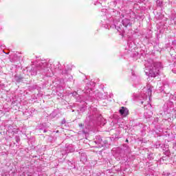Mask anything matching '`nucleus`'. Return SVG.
I'll list each match as a JSON object with an SVG mask.
<instances>
[{
	"mask_svg": "<svg viewBox=\"0 0 176 176\" xmlns=\"http://www.w3.org/2000/svg\"><path fill=\"white\" fill-rule=\"evenodd\" d=\"M146 68L149 71V76L151 78H155L157 75H159V71H160V68H162V65L159 62L154 63L151 61V64L146 63Z\"/></svg>",
	"mask_w": 176,
	"mask_h": 176,
	"instance_id": "obj_1",
	"label": "nucleus"
},
{
	"mask_svg": "<svg viewBox=\"0 0 176 176\" xmlns=\"http://www.w3.org/2000/svg\"><path fill=\"white\" fill-rule=\"evenodd\" d=\"M119 112L122 116L126 117L127 115H129V109L124 107H122L119 110Z\"/></svg>",
	"mask_w": 176,
	"mask_h": 176,
	"instance_id": "obj_2",
	"label": "nucleus"
},
{
	"mask_svg": "<svg viewBox=\"0 0 176 176\" xmlns=\"http://www.w3.org/2000/svg\"><path fill=\"white\" fill-rule=\"evenodd\" d=\"M122 24L124 27H127L130 24V20L124 19L122 20Z\"/></svg>",
	"mask_w": 176,
	"mask_h": 176,
	"instance_id": "obj_3",
	"label": "nucleus"
},
{
	"mask_svg": "<svg viewBox=\"0 0 176 176\" xmlns=\"http://www.w3.org/2000/svg\"><path fill=\"white\" fill-rule=\"evenodd\" d=\"M15 140L16 142H20V137L16 136Z\"/></svg>",
	"mask_w": 176,
	"mask_h": 176,
	"instance_id": "obj_4",
	"label": "nucleus"
},
{
	"mask_svg": "<svg viewBox=\"0 0 176 176\" xmlns=\"http://www.w3.org/2000/svg\"><path fill=\"white\" fill-rule=\"evenodd\" d=\"M80 127H83V124H79Z\"/></svg>",
	"mask_w": 176,
	"mask_h": 176,
	"instance_id": "obj_5",
	"label": "nucleus"
},
{
	"mask_svg": "<svg viewBox=\"0 0 176 176\" xmlns=\"http://www.w3.org/2000/svg\"><path fill=\"white\" fill-rule=\"evenodd\" d=\"M126 142H129V140L126 139Z\"/></svg>",
	"mask_w": 176,
	"mask_h": 176,
	"instance_id": "obj_6",
	"label": "nucleus"
},
{
	"mask_svg": "<svg viewBox=\"0 0 176 176\" xmlns=\"http://www.w3.org/2000/svg\"><path fill=\"white\" fill-rule=\"evenodd\" d=\"M69 69H70V70H71V69H72L70 67Z\"/></svg>",
	"mask_w": 176,
	"mask_h": 176,
	"instance_id": "obj_7",
	"label": "nucleus"
}]
</instances>
